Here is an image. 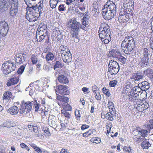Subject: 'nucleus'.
I'll return each instance as SVG.
<instances>
[{
	"label": "nucleus",
	"mask_w": 153,
	"mask_h": 153,
	"mask_svg": "<svg viewBox=\"0 0 153 153\" xmlns=\"http://www.w3.org/2000/svg\"><path fill=\"white\" fill-rule=\"evenodd\" d=\"M69 53H71L70 52V51H69L67 49V51H66L65 50H62L61 52V56H62V54H63L64 53L65 54V55H68V54H69Z\"/></svg>",
	"instance_id": "59"
},
{
	"label": "nucleus",
	"mask_w": 153,
	"mask_h": 153,
	"mask_svg": "<svg viewBox=\"0 0 153 153\" xmlns=\"http://www.w3.org/2000/svg\"><path fill=\"white\" fill-rule=\"evenodd\" d=\"M136 45L135 39L131 36L125 37L121 44L122 49L126 54H130L133 52Z\"/></svg>",
	"instance_id": "1"
},
{
	"label": "nucleus",
	"mask_w": 153,
	"mask_h": 153,
	"mask_svg": "<svg viewBox=\"0 0 153 153\" xmlns=\"http://www.w3.org/2000/svg\"><path fill=\"white\" fill-rule=\"evenodd\" d=\"M129 94L132 97L133 99L136 100V99L138 97L139 94L131 92Z\"/></svg>",
	"instance_id": "40"
},
{
	"label": "nucleus",
	"mask_w": 153,
	"mask_h": 153,
	"mask_svg": "<svg viewBox=\"0 0 153 153\" xmlns=\"http://www.w3.org/2000/svg\"><path fill=\"white\" fill-rule=\"evenodd\" d=\"M134 3L132 0H125L123 4V6L124 7L129 8L131 10L134 9Z\"/></svg>",
	"instance_id": "17"
},
{
	"label": "nucleus",
	"mask_w": 153,
	"mask_h": 153,
	"mask_svg": "<svg viewBox=\"0 0 153 153\" xmlns=\"http://www.w3.org/2000/svg\"><path fill=\"white\" fill-rule=\"evenodd\" d=\"M58 3V2H57L52 1L51 0H50V6L52 8H55L56 7Z\"/></svg>",
	"instance_id": "41"
},
{
	"label": "nucleus",
	"mask_w": 153,
	"mask_h": 153,
	"mask_svg": "<svg viewBox=\"0 0 153 153\" xmlns=\"http://www.w3.org/2000/svg\"><path fill=\"white\" fill-rule=\"evenodd\" d=\"M104 7L107 8L108 10L111 11L112 12L116 13V6L115 3L112 1H108L107 2L106 4L104 5Z\"/></svg>",
	"instance_id": "9"
},
{
	"label": "nucleus",
	"mask_w": 153,
	"mask_h": 153,
	"mask_svg": "<svg viewBox=\"0 0 153 153\" xmlns=\"http://www.w3.org/2000/svg\"><path fill=\"white\" fill-rule=\"evenodd\" d=\"M143 57L141 59V61L139 64L142 67H145L148 66L149 64V53L148 50L147 48L143 49Z\"/></svg>",
	"instance_id": "6"
},
{
	"label": "nucleus",
	"mask_w": 153,
	"mask_h": 153,
	"mask_svg": "<svg viewBox=\"0 0 153 153\" xmlns=\"http://www.w3.org/2000/svg\"><path fill=\"white\" fill-rule=\"evenodd\" d=\"M58 91L59 93L63 95H67L69 94V91L65 86L61 85L58 86Z\"/></svg>",
	"instance_id": "13"
},
{
	"label": "nucleus",
	"mask_w": 153,
	"mask_h": 153,
	"mask_svg": "<svg viewBox=\"0 0 153 153\" xmlns=\"http://www.w3.org/2000/svg\"><path fill=\"white\" fill-rule=\"evenodd\" d=\"M33 131L36 133H39V128L36 126H32Z\"/></svg>",
	"instance_id": "52"
},
{
	"label": "nucleus",
	"mask_w": 153,
	"mask_h": 153,
	"mask_svg": "<svg viewBox=\"0 0 153 153\" xmlns=\"http://www.w3.org/2000/svg\"><path fill=\"white\" fill-rule=\"evenodd\" d=\"M83 19H82V25L80 28L84 30H86L87 29V27L88 26V24H87L86 22V14L85 13L83 14Z\"/></svg>",
	"instance_id": "19"
},
{
	"label": "nucleus",
	"mask_w": 153,
	"mask_h": 153,
	"mask_svg": "<svg viewBox=\"0 0 153 153\" xmlns=\"http://www.w3.org/2000/svg\"><path fill=\"white\" fill-rule=\"evenodd\" d=\"M102 16L105 20H109L113 18L116 13L111 11L108 10L107 8H104L102 10Z\"/></svg>",
	"instance_id": "7"
},
{
	"label": "nucleus",
	"mask_w": 153,
	"mask_h": 153,
	"mask_svg": "<svg viewBox=\"0 0 153 153\" xmlns=\"http://www.w3.org/2000/svg\"><path fill=\"white\" fill-rule=\"evenodd\" d=\"M137 109L140 111H143V106H144V104L142 102H136V105Z\"/></svg>",
	"instance_id": "32"
},
{
	"label": "nucleus",
	"mask_w": 153,
	"mask_h": 153,
	"mask_svg": "<svg viewBox=\"0 0 153 153\" xmlns=\"http://www.w3.org/2000/svg\"><path fill=\"white\" fill-rule=\"evenodd\" d=\"M18 5L15 4L11 5L9 13L10 16L13 17H15L18 13Z\"/></svg>",
	"instance_id": "15"
},
{
	"label": "nucleus",
	"mask_w": 153,
	"mask_h": 153,
	"mask_svg": "<svg viewBox=\"0 0 153 153\" xmlns=\"http://www.w3.org/2000/svg\"><path fill=\"white\" fill-rule=\"evenodd\" d=\"M138 134L140 135L143 137H144L148 134V131L145 129H141L137 131Z\"/></svg>",
	"instance_id": "34"
},
{
	"label": "nucleus",
	"mask_w": 153,
	"mask_h": 153,
	"mask_svg": "<svg viewBox=\"0 0 153 153\" xmlns=\"http://www.w3.org/2000/svg\"><path fill=\"white\" fill-rule=\"evenodd\" d=\"M138 86L142 90L144 91L147 90L150 88L149 84L146 81L139 83L138 84Z\"/></svg>",
	"instance_id": "18"
},
{
	"label": "nucleus",
	"mask_w": 153,
	"mask_h": 153,
	"mask_svg": "<svg viewBox=\"0 0 153 153\" xmlns=\"http://www.w3.org/2000/svg\"><path fill=\"white\" fill-rule=\"evenodd\" d=\"M62 101L67 103L69 101V98L67 97L63 96Z\"/></svg>",
	"instance_id": "55"
},
{
	"label": "nucleus",
	"mask_w": 153,
	"mask_h": 153,
	"mask_svg": "<svg viewBox=\"0 0 153 153\" xmlns=\"http://www.w3.org/2000/svg\"><path fill=\"white\" fill-rule=\"evenodd\" d=\"M151 144L147 140H145L141 143V147L143 149H148V148L151 146Z\"/></svg>",
	"instance_id": "28"
},
{
	"label": "nucleus",
	"mask_w": 153,
	"mask_h": 153,
	"mask_svg": "<svg viewBox=\"0 0 153 153\" xmlns=\"http://www.w3.org/2000/svg\"><path fill=\"white\" fill-rule=\"evenodd\" d=\"M4 125L6 127H10L14 126L13 123H12L9 121L6 122L4 123Z\"/></svg>",
	"instance_id": "48"
},
{
	"label": "nucleus",
	"mask_w": 153,
	"mask_h": 153,
	"mask_svg": "<svg viewBox=\"0 0 153 153\" xmlns=\"http://www.w3.org/2000/svg\"><path fill=\"white\" fill-rule=\"evenodd\" d=\"M19 111V108L16 106H13L8 109L7 112L11 115H14L16 114Z\"/></svg>",
	"instance_id": "23"
},
{
	"label": "nucleus",
	"mask_w": 153,
	"mask_h": 153,
	"mask_svg": "<svg viewBox=\"0 0 153 153\" xmlns=\"http://www.w3.org/2000/svg\"><path fill=\"white\" fill-rule=\"evenodd\" d=\"M117 81L115 80L111 81L109 82V85L111 86L112 87H114L117 85Z\"/></svg>",
	"instance_id": "49"
},
{
	"label": "nucleus",
	"mask_w": 153,
	"mask_h": 153,
	"mask_svg": "<svg viewBox=\"0 0 153 153\" xmlns=\"http://www.w3.org/2000/svg\"><path fill=\"white\" fill-rule=\"evenodd\" d=\"M68 55H65V54H62V59L64 62L66 63H68L71 62V61L72 56L71 54V53H69V54H68Z\"/></svg>",
	"instance_id": "21"
},
{
	"label": "nucleus",
	"mask_w": 153,
	"mask_h": 153,
	"mask_svg": "<svg viewBox=\"0 0 153 153\" xmlns=\"http://www.w3.org/2000/svg\"><path fill=\"white\" fill-rule=\"evenodd\" d=\"M58 79L60 83L64 84H67L69 82L68 78L63 75H59L58 77Z\"/></svg>",
	"instance_id": "22"
},
{
	"label": "nucleus",
	"mask_w": 153,
	"mask_h": 153,
	"mask_svg": "<svg viewBox=\"0 0 153 153\" xmlns=\"http://www.w3.org/2000/svg\"><path fill=\"white\" fill-rule=\"evenodd\" d=\"M62 114L65 116V117L67 118H69L71 116L69 113L67 111H65V112L62 113Z\"/></svg>",
	"instance_id": "57"
},
{
	"label": "nucleus",
	"mask_w": 153,
	"mask_h": 153,
	"mask_svg": "<svg viewBox=\"0 0 153 153\" xmlns=\"http://www.w3.org/2000/svg\"><path fill=\"white\" fill-rule=\"evenodd\" d=\"M62 66V63L59 61H57L56 62L53 67V68L55 70L56 68H61Z\"/></svg>",
	"instance_id": "37"
},
{
	"label": "nucleus",
	"mask_w": 153,
	"mask_h": 153,
	"mask_svg": "<svg viewBox=\"0 0 153 153\" xmlns=\"http://www.w3.org/2000/svg\"><path fill=\"white\" fill-rule=\"evenodd\" d=\"M143 72L144 73V75H146L148 76H152L153 71L152 69L150 68H148Z\"/></svg>",
	"instance_id": "30"
},
{
	"label": "nucleus",
	"mask_w": 153,
	"mask_h": 153,
	"mask_svg": "<svg viewBox=\"0 0 153 153\" xmlns=\"http://www.w3.org/2000/svg\"><path fill=\"white\" fill-rule=\"evenodd\" d=\"M54 58L53 54L51 52H48L45 56V59L47 62L53 60Z\"/></svg>",
	"instance_id": "26"
},
{
	"label": "nucleus",
	"mask_w": 153,
	"mask_h": 153,
	"mask_svg": "<svg viewBox=\"0 0 153 153\" xmlns=\"http://www.w3.org/2000/svg\"><path fill=\"white\" fill-rule=\"evenodd\" d=\"M108 105L109 111L111 113L115 112V108L114 105V103L112 102L108 101Z\"/></svg>",
	"instance_id": "31"
},
{
	"label": "nucleus",
	"mask_w": 153,
	"mask_h": 153,
	"mask_svg": "<svg viewBox=\"0 0 153 153\" xmlns=\"http://www.w3.org/2000/svg\"><path fill=\"white\" fill-rule=\"evenodd\" d=\"M132 86V85L130 82H128L126 83L125 87L126 91L128 92L130 94L131 92L133 91Z\"/></svg>",
	"instance_id": "29"
},
{
	"label": "nucleus",
	"mask_w": 153,
	"mask_h": 153,
	"mask_svg": "<svg viewBox=\"0 0 153 153\" xmlns=\"http://www.w3.org/2000/svg\"><path fill=\"white\" fill-rule=\"evenodd\" d=\"M64 108L65 109V110L67 111H71L72 109L71 106L69 104H68L64 106Z\"/></svg>",
	"instance_id": "53"
},
{
	"label": "nucleus",
	"mask_w": 153,
	"mask_h": 153,
	"mask_svg": "<svg viewBox=\"0 0 153 153\" xmlns=\"http://www.w3.org/2000/svg\"><path fill=\"white\" fill-rule=\"evenodd\" d=\"M108 67V71L111 74H116L119 70L120 67L118 63L113 60L109 61Z\"/></svg>",
	"instance_id": "5"
},
{
	"label": "nucleus",
	"mask_w": 153,
	"mask_h": 153,
	"mask_svg": "<svg viewBox=\"0 0 153 153\" xmlns=\"http://www.w3.org/2000/svg\"><path fill=\"white\" fill-rule=\"evenodd\" d=\"M22 107H25L27 109V112H30L31 111L32 108V105L34 104L33 101H28L25 102L24 101L22 102Z\"/></svg>",
	"instance_id": "12"
},
{
	"label": "nucleus",
	"mask_w": 153,
	"mask_h": 153,
	"mask_svg": "<svg viewBox=\"0 0 153 153\" xmlns=\"http://www.w3.org/2000/svg\"><path fill=\"white\" fill-rule=\"evenodd\" d=\"M102 91L103 93L108 97H109L110 95V93L108 89H107L105 87H104L102 89Z\"/></svg>",
	"instance_id": "38"
},
{
	"label": "nucleus",
	"mask_w": 153,
	"mask_h": 153,
	"mask_svg": "<svg viewBox=\"0 0 153 153\" xmlns=\"http://www.w3.org/2000/svg\"><path fill=\"white\" fill-rule=\"evenodd\" d=\"M19 81V79L17 77L12 78L7 81L6 85L10 87L17 84Z\"/></svg>",
	"instance_id": "20"
},
{
	"label": "nucleus",
	"mask_w": 153,
	"mask_h": 153,
	"mask_svg": "<svg viewBox=\"0 0 153 153\" xmlns=\"http://www.w3.org/2000/svg\"><path fill=\"white\" fill-rule=\"evenodd\" d=\"M93 132L91 130H89L88 131L84 133L83 134V136L85 137H87L91 135V134Z\"/></svg>",
	"instance_id": "47"
},
{
	"label": "nucleus",
	"mask_w": 153,
	"mask_h": 153,
	"mask_svg": "<svg viewBox=\"0 0 153 153\" xmlns=\"http://www.w3.org/2000/svg\"><path fill=\"white\" fill-rule=\"evenodd\" d=\"M89 126L85 124H83L81 127V129L82 130H84L85 129L88 128L89 127Z\"/></svg>",
	"instance_id": "62"
},
{
	"label": "nucleus",
	"mask_w": 153,
	"mask_h": 153,
	"mask_svg": "<svg viewBox=\"0 0 153 153\" xmlns=\"http://www.w3.org/2000/svg\"><path fill=\"white\" fill-rule=\"evenodd\" d=\"M78 35H77L76 36H74V37H72L71 36V35H70V37L72 39H73L74 41L76 43L77 42H79V39H78Z\"/></svg>",
	"instance_id": "54"
},
{
	"label": "nucleus",
	"mask_w": 153,
	"mask_h": 153,
	"mask_svg": "<svg viewBox=\"0 0 153 153\" xmlns=\"http://www.w3.org/2000/svg\"><path fill=\"white\" fill-rule=\"evenodd\" d=\"M26 54H25L24 53H19L16 55V62L18 64H21L23 62H25L26 59Z\"/></svg>",
	"instance_id": "10"
},
{
	"label": "nucleus",
	"mask_w": 153,
	"mask_h": 153,
	"mask_svg": "<svg viewBox=\"0 0 153 153\" xmlns=\"http://www.w3.org/2000/svg\"><path fill=\"white\" fill-rule=\"evenodd\" d=\"M144 77V73L142 71H137L134 74L133 76L130 78L131 79H133L134 81H139L142 79Z\"/></svg>",
	"instance_id": "11"
},
{
	"label": "nucleus",
	"mask_w": 153,
	"mask_h": 153,
	"mask_svg": "<svg viewBox=\"0 0 153 153\" xmlns=\"http://www.w3.org/2000/svg\"><path fill=\"white\" fill-rule=\"evenodd\" d=\"M75 114L77 120L79 119L81 117V115L80 114L79 111V110H76L75 111Z\"/></svg>",
	"instance_id": "51"
},
{
	"label": "nucleus",
	"mask_w": 153,
	"mask_h": 153,
	"mask_svg": "<svg viewBox=\"0 0 153 153\" xmlns=\"http://www.w3.org/2000/svg\"><path fill=\"white\" fill-rule=\"evenodd\" d=\"M69 25L71 28V34L72 37H74L78 35L79 31V27L81 26L79 22H77L75 20H72L69 23Z\"/></svg>",
	"instance_id": "3"
},
{
	"label": "nucleus",
	"mask_w": 153,
	"mask_h": 153,
	"mask_svg": "<svg viewBox=\"0 0 153 153\" xmlns=\"http://www.w3.org/2000/svg\"><path fill=\"white\" fill-rule=\"evenodd\" d=\"M103 27H100L98 33L99 36L102 42L108 44L111 40L110 34L111 31L110 27L107 25Z\"/></svg>",
	"instance_id": "2"
},
{
	"label": "nucleus",
	"mask_w": 153,
	"mask_h": 153,
	"mask_svg": "<svg viewBox=\"0 0 153 153\" xmlns=\"http://www.w3.org/2000/svg\"><path fill=\"white\" fill-rule=\"evenodd\" d=\"M92 90L93 92L97 91L99 90V88L96 85H94L92 86Z\"/></svg>",
	"instance_id": "63"
},
{
	"label": "nucleus",
	"mask_w": 153,
	"mask_h": 153,
	"mask_svg": "<svg viewBox=\"0 0 153 153\" xmlns=\"http://www.w3.org/2000/svg\"><path fill=\"white\" fill-rule=\"evenodd\" d=\"M35 151L38 153H42V150L39 147H37L35 150Z\"/></svg>",
	"instance_id": "64"
},
{
	"label": "nucleus",
	"mask_w": 153,
	"mask_h": 153,
	"mask_svg": "<svg viewBox=\"0 0 153 153\" xmlns=\"http://www.w3.org/2000/svg\"><path fill=\"white\" fill-rule=\"evenodd\" d=\"M145 126L148 129L153 130V119L149 120L148 124H145Z\"/></svg>",
	"instance_id": "33"
},
{
	"label": "nucleus",
	"mask_w": 153,
	"mask_h": 153,
	"mask_svg": "<svg viewBox=\"0 0 153 153\" xmlns=\"http://www.w3.org/2000/svg\"><path fill=\"white\" fill-rule=\"evenodd\" d=\"M8 24L4 21L0 22V34L3 36L6 35L8 30Z\"/></svg>",
	"instance_id": "8"
},
{
	"label": "nucleus",
	"mask_w": 153,
	"mask_h": 153,
	"mask_svg": "<svg viewBox=\"0 0 153 153\" xmlns=\"http://www.w3.org/2000/svg\"><path fill=\"white\" fill-rule=\"evenodd\" d=\"M38 17L33 16L32 17H29L28 18L26 17V19L30 22H35L38 19Z\"/></svg>",
	"instance_id": "36"
},
{
	"label": "nucleus",
	"mask_w": 153,
	"mask_h": 153,
	"mask_svg": "<svg viewBox=\"0 0 153 153\" xmlns=\"http://www.w3.org/2000/svg\"><path fill=\"white\" fill-rule=\"evenodd\" d=\"M124 8L122 9L120 12L119 14L120 17L122 19L126 18L127 19L128 18V16L126 15L132 11L129 8H127L126 7H124Z\"/></svg>",
	"instance_id": "14"
},
{
	"label": "nucleus",
	"mask_w": 153,
	"mask_h": 153,
	"mask_svg": "<svg viewBox=\"0 0 153 153\" xmlns=\"http://www.w3.org/2000/svg\"><path fill=\"white\" fill-rule=\"evenodd\" d=\"M92 140L93 141V143L98 144L100 143L101 142V139L98 137L93 138L92 139Z\"/></svg>",
	"instance_id": "46"
},
{
	"label": "nucleus",
	"mask_w": 153,
	"mask_h": 153,
	"mask_svg": "<svg viewBox=\"0 0 153 153\" xmlns=\"http://www.w3.org/2000/svg\"><path fill=\"white\" fill-rule=\"evenodd\" d=\"M31 59L33 64H35L36 63L37 61V58L35 56H34L31 57Z\"/></svg>",
	"instance_id": "56"
},
{
	"label": "nucleus",
	"mask_w": 153,
	"mask_h": 153,
	"mask_svg": "<svg viewBox=\"0 0 153 153\" xmlns=\"http://www.w3.org/2000/svg\"><path fill=\"white\" fill-rule=\"evenodd\" d=\"M11 95V92L10 91H7L5 92L3 97V99L4 100L11 97L10 96Z\"/></svg>",
	"instance_id": "35"
},
{
	"label": "nucleus",
	"mask_w": 153,
	"mask_h": 153,
	"mask_svg": "<svg viewBox=\"0 0 153 153\" xmlns=\"http://www.w3.org/2000/svg\"><path fill=\"white\" fill-rule=\"evenodd\" d=\"M9 5L6 0H0V11L1 12H4L7 10Z\"/></svg>",
	"instance_id": "16"
},
{
	"label": "nucleus",
	"mask_w": 153,
	"mask_h": 153,
	"mask_svg": "<svg viewBox=\"0 0 153 153\" xmlns=\"http://www.w3.org/2000/svg\"><path fill=\"white\" fill-rule=\"evenodd\" d=\"M65 7L64 5L63 4H60L58 7V10L60 11H63L65 10Z\"/></svg>",
	"instance_id": "50"
},
{
	"label": "nucleus",
	"mask_w": 153,
	"mask_h": 153,
	"mask_svg": "<svg viewBox=\"0 0 153 153\" xmlns=\"http://www.w3.org/2000/svg\"><path fill=\"white\" fill-rule=\"evenodd\" d=\"M10 1L11 2V5L13 4H19L18 0H10Z\"/></svg>",
	"instance_id": "60"
},
{
	"label": "nucleus",
	"mask_w": 153,
	"mask_h": 153,
	"mask_svg": "<svg viewBox=\"0 0 153 153\" xmlns=\"http://www.w3.org/2000/svg\"><path fill=\"white\" fill-rule=\"evenodd\" d=\"M34 102V108L35 111L37 112L38 111L39 109L40 106V104L37 102H36V100L35 101V102Z\"/></svg>",
	"instance_id": "42"
},
{
	"label": "nucleus",
	"mask_w": 153,
	"mask_h": 153,
	"mask_svg": "<svg viewBox=\"0 0 153 153\" xmlns=\"http://www.w3.org/2000/svg\"><path fill=\"white\" fill-rule=\"evenodd\" d=\"M43 130L44 131L45 133H46L47 135H48L50 134V132H49V129L48 128H44L43 129Z\"/></svg>",
	"instance_id": "58"
},
{
	"label": "nucleus",
	"mask_w": 153,
	"mask_h": 153,
	"mask_svg": "<svg viewBox=\"0 0 153 153\" xmlns=\"http://www.w3.org/2000/svg\"><path fill=\"white\" fill-rule=\"evenodd\" d=\"M118 60L123 64H125L126 61V58L122 56H120L118 58Z\"/></svg>",
	"instance_id": "44"
},
{
	"label": "nucleus",
	"mask_w": 153,
	"mask_h": 153,
	"mask_svg": "<svg viewBox=\"0 0 153 153\" xmlns=\"http://www.w3.org/2000/svg\"><path fill=\"white\" fill-rule=\"evenodd\" d=\"M25 68V67L23 65L21 66L17 72L18 74H21L23 72Z\"/></svg>",
	"instance_id": "45"
},
{
	"label": "nucleus",
	"mask_w": 153,
	"mask_h": 153,
	"mask_svg": "<svg viewBox=\"0 0 153 153\" xmlns=\"http://www.w3.org/2000/svg\"><path fill=\"white\" fill-rule=\"evenodd\" d=\"M43 7V1L42 2L40 1L36 5V7L37 8L36 12L37 13V11L39 12V17L40 15L44 12Z\"/></svg>",
	"instance_id": "24"
},
{
	"label": "nucleus",
	"mask_w": 153,
	"mask_h": 153,
	"mask_svg": "<svg viewBox=\"0 0 153 153\" xmlns=\"http://www.w3.org/2000/svg\"><path fill=\"white\" fill-rule=\"evenodd\" d=\"M15 69L16 65L12 62H8L5 64H3L2 65L1 70L3 73L6 75H7L11 71L15 70Z\"/></svg>",
	"instance_id": "4"
},
{
	"label": "nucleus",
	"mask_w": 153,
	"mask_h": 153,
	"mask_svg": "<svg viewBox=\"0 0 153 153\" xmlns=\"http://www.w3.org/2000/svg\"><path fill=\"white\" fill-rule=\"evenodd\" d=\"M141 90H141L140 88L139 87V86L138 87L137 86L133 88L132 92L138 94H140V93L141 94V92H140Z\"/></svg>",
	"instance_id": "39"
},
{
	"label": "nucleus",
	"mask_w": 153,
	"mask_h": 153,
	"mask_svg": "<svg viewBox=\"0 0 153 153\" xmlns=\"http://www.w3.org/2000/svg\"><path fill=\"white\" fill-rule=\"evenodd\" d=\"M119 53L116 50L114 49H112L110 52L111 55L113 57H116L117 54Z\"/></svg>",
	"instance_id": "43"
},
{
	"label": "nucleus",
	"mask_w": 153,
	"mask_h": 153,
	"mask_svg": "<svg viewBox=\"0 0 153 153\" xmlns=\"http://www.w3.org/2000/svg\"><path fill=\"white\" fill-rule=\"evenodd\" d=\"M33 3H30V4H27V10L30 12L34 11L36 13L37 8L36 7V5L34 6V5H33Z\"/></svg>",
	"instance_id": "25"
},
{
	"label": "nucleus",
	"mask_w": 153,
	"mask_h": 153,
	"mask_svg": "<svg viewBox=\"0 0 153 153\" xmlns=\"http://www.w3.org/2000/svg\"><path fill=\"white\" fill-rule=\"evenodd\" d=\"M116 114V113L115 112H113L111 113L110 112H108L106 114V119L112 121L114 120L113 116Z\"/></svg>",
	"instance_id": "27"
},
{
	"label": "nucleus",
	"mask_w": 153,
	"mask_h": 153,
	"mask_svg": "<svg viewBox=\"0 0 153 153\" xmlns=\"http://www.w3.org/2000/svg\"><path fill=\"white\" fill-rule=\"evenodd\" d=\"M23 108L20 110V113L21 114H23L25 112H26V113L29 112H27V109H26L25 107Z\"/></svg>",
	"instance_id": "61"
}]
</instances>
